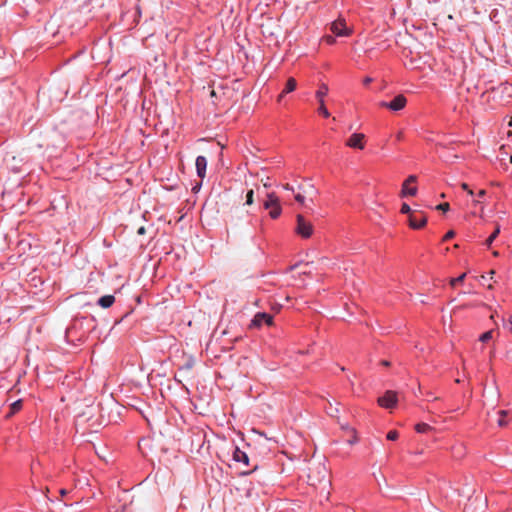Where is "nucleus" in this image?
Returning <instances> with one entry per match:
<instances>
[{
  "mask_svg": "<svg viewBox=\"0 0 512 512\" xmlns=\"http://www.w3.org/2000/svg\"><path fill=\"white\" fill-rule=\"evenodd\" d=\"M263 207L269 210V216L272 219H277L282 213L279 198L273 192L267 194V199L264 201Z\"/></svg>",
  "mask_w": 512,
  "mask_h": 512,
  "instance_id": "1",
  "label": "nucleus"
},
{
  "mask_svg": "<svg viewBox=\"0 0 512 512\" xmlns=\"http://www.w3.org/2000/svg\"><path fill=\"white\" fill-rule=\"evenodd\" d=\"M308 480L311 485H315L316 482L325 481L327 478V469L322 463H317L309 468Z\"/></svg>",
  "mask_w": 512,
  "mask_h": 512,
  "instance_id": "2",
  "label": "nucleus"
},
{
  "mask_svg": "<svg viewBox=\"0 0 512 512\" xmlns=\"http://www.w3.org/2000/svg\"><path fill=\"white\" fill-rule=\"evenodd\" d=\"M296 233L303 238H309L313 234V225L307 221L301 214L296 216Z\"/></svg>",
  "mask_w": 512,
  "mask_h": 512,
  "instance_id": "3",
  "label": "nucleus"
},
{
  "mask_svg": "<svg viewBox=\"0 0 512 512\" xmlns=\"http://www.w3.org/2000/svg\"><path fill=\"white\" fill-rule=\"evenodd\" d=\"M407 104V99L404 95H397L391 102H380V106L383 108L390 109L391 111H400Z\"/></svg>",
  "mask_w": 512,
  "mask_h": 512,
  "instance_id": "4",
  "label": "nucleus"
},
{
  "mask_svg": "<svg viewBox=\"0 0 512 512\" xmlns=\"http://www.w3.org/2000/svg\"><path fill=\"white\" fill-rule=\"evenodd\" d=\"M408 223L412 229H421L426 225L427 217L422 212L414 211L408 217Z\"/></svg>",
  "mask_w": 512,
  "mask_h": 512,
  "instance_id": "5",
  "label": "nucleus"
},
{
  "mask_svg": "<svg viewBox=\"0 0 512 512\" xmlns=\"http://www.w3.org/2000/svg\"><path fill=\"white\" fill-rule=\"evenodd\" d=\"M397 393L395 391L388 390L382 397L378 398V404L386 409L393 408L397 403Z\"/></svg>",
  "mask_w": 512,
  "mask_h": 512,
  "instance_id": "6",
  "label": "nucleus"
},
{
  "mask_svg": "<svg viewBox=\"0 0 512 512\" xmlns=\"http://www.w3.org/2000/svg\"><path fill=\"white\" fill-rule=\"evenodd\" d=\"M327 93H328V86L326 84H321L318 91L316 92V97L318 98V101H319L318 111L320 114H322L326 118H328L330 116V113L327 110V108L325 107L324 100H323L324 96H326Z\"/></svg>",
  "mask_w": 512,
  "mask_h": 512,
  "instance_id": "7",
  "label": "nucleus"
},
{
  "mask_svg": "<svg viewBox=\"0 0 512 512\" xmlns=\"http://www.w3.org/2000/svg\"><path fill=\"white\" fill-rule=\"evenodd\" d=\"M366 136L363 133H353L346 141V146L354 149H364Z\"/></svg>",
  "mask_w": 512,
  "mask_h": 512,
  "instance_id": "8",
  "label": "nucleus"
},
{
  "mask_svg": "<svg viewBox=\"0 0 512 512\" xmlns=\"http://www.w3.org/2000/svg\"><path fill=\"white\" fill-rule=\"evenodd\" d=\"M331 31L337 36H348L351 33L343 18H339L331 24Z\"/></svg>",
  "mask_w": 512,
  "mask_h": 512,
  "instance_id": "9",
  "label": "nucleus"
},
{
  "mask_svg": "<svg viewBox=\"0 0 512 512\" xmlns=\"http://www.w3.org/2000/svg\"><path fill=\"white\" fill-rule=\"evenodd\" d=\"M417 181V177L415 175H410L403 183L401 190V197L406 196H415L417 194V187H410L409 184L415 183Z\"/></svg>",
  "mask_w": 512,
  "mask_h": 512,
  "instance_id": "10",
  "label": "nucleus"
},
{
  "mask_svg": "<svg viewBox=\"0 0 512 512\" xmlns=\"http://www.w3.org/2000/svg\"><path fill=\"white\" fill-rule=\"evenodd\" d=\"M263 323L269 326L272 325L273 317L267 313H257L251 322V326L260 327Z\"/></svg>",
  "mask_w": 512,
  "mask_h": 512,
  "instance_id": "11",
  "label": "nucleus"
},
{
  "mask_svg": "<svg viewBox=\"0 0 512 512\" xmlns=\"http://www.w3.org/2000/svg\"><path fill=\"white\" fill-rule=\"evenodd\" d=\"M197 175L204 178L206 175L207 159L204 156H198L195 162Z\"/></svg>",
  "mask_w": 512,
  "mask_h": 512,
  "instance_id": "12",
  "label": "nucleus"
},
{
  "mask_svg": "<svg viewBox=\"0 0 512 512\" xmlns=\"http://www.w3.org/2000/svg\"><path fill=\"white\" fill-rule=\"evenodd\" d=\"M233 459L237 462H242L246 465H248L249 463L248 455L244 451L240 450L238 447H235L234 449Z\"/></svg>",
  "mask_w": 512,
  "mask_h": 512,
  "instance_id": "13",
  "label": "nucleus"
},
{
  "mask_svg": "<svg viewBox=\"0 0 512 512\" xmlns=\"http://www.w3.org/2000/svg\"><path fill=\"white\" fill-rule=\"evenodd\" d=\"M296 86H297V82L294 78L290 77L287 82H286V85H285V88L284 90L282 91V93L279 95L278 97V101H280L282 99V97L287 94V93H290V92H293L295 89H296Z\"/></svg>",
  "mask_w": 512,
  "mask_h": 512,
  "instance_id": "14",
  "label": "nucleus"
},
{
  "mask_svg": "<svg viewBox=\"0 0 512 512\" xmlns=\"http://www.w3.org/2000/svg\"><path fill=\"white\" fill-rule=\"evenodd\" d=\"M114 301H115L114 296L105 295V296H102L99 298L98 304L103 308H109L110 306L113 305Z\"/></svg>",
  "mask_w": 512,
  "mask_h": 512,
  "instance_id": "15",
  "label": "nucleus"
},
{
  "mask_svg": "<svg viewBox=\"0 0 512 512\" xmlns=\"http://www.w3.org/2000/svg\"><path fill=\"white\" fill-rule=\"evenodd\" d=\"M415 430L418 433H428V432L433 431L434 428L427 423H418L415 425Z\"/></svg>",
  "mask_w": 512,
  "mask_h": 512,
  "instance_id": "16",
  "label": "nucleus"
},
{
  "mask_svg": "<svg viewBox=\"0 0 512 512\" xmlns=\"http://www.w3.org/2000/svg\"><path fill=\"white\" fill-rule=\"evenodd\" d=\"M22 408V400H17L10 405V412L8 417L14 415Z\"/></svg>",
  "mask_w": 512,
  "mask_h": 512,
  "instance_id": "17",
  "label": "nucleus"
},
{
  "mask_svg": "<svg viewBox=\"0 0 512 512\" xmlns=\"http://www.w3.org/2000/svg\"><path fill=\"white\" fill-rule=\"evenodd\" d=\"M499 233H500V227L497 226L495 228L494 232L486 240V245L490 246L492 244V242L496 239V237L499 235Z\"/></svg>",
  "mask_w": 512,
  "mask_h": 512,
  "instance_id": "18",
  "label": "nucleus"
},
{
  "mask_svg": "<svg viewBox=\"0 0 512 512\" xmlns=\"http://www.w3.org/2000/svg\"><path fill=\"white\" fill-rule=\"evenodd\" d=\"M508 414L509 413L507 411H505V410L499 411V419H498V425L499 426L502 427V426L506 425L507 422H506L505 418H506V416H508Z\"/></svg>",
  "mask_w": 512,
  "mask_h": 512,
  "instance_id": "19",
  "label": "nucleus"
},
{
  "mask_svg": "<svg viewBox=\"0 0 512 512\" xmlns=\"http://www.w3.org/2000/svg\"><path fill=\"white\" fill-rule=\"evenodd\" d=\"M492 338H493V330H489V331H487V332L483 333V334L480 336L479 340H480L481 342H484V343H485V342H488L489 340H491Z\"/></svg>",
  "mask_w": 512,
  "mask_h": 512,
  "instance_id": "20",
  "label": "nucleus"
},
{
  "mask_svg": "<svg viewBox=\"0 0 512 512\" xmlns=\"http://www.w3.org/2000/svg\"><path fill=\"white\" fill-rule=\"evenodd\" d=\"M465 277H466V273H463L457 278H452L450 280V285L454 287L457 283H462L464 281Z\"/></svg>",
  "mask_w": 512,
  "mask_h": 512,
  "instance_id": "21",
  "label": "nucleus"
},
{
  "mask_svg": "<svg viewBox=\"0 0 512 512\" xmlns=\"http://www.w3.org/2000/svg\"><path fill=\"white\" fill-rule=\"evenodd\" d=\"M254 202V191L253 189H250L246 194V204L252 205Z\"/></svg>",
  "mask_w": 512,
  "mask_h": 512,
  "instance_id": "22",
  "label": "nucleus"
},
{
  "mask_svg": "<svg viewBox=\"0 0 512 512\" xmlns=\"http://www.w3.org/2000/svg\"><path fill=\"white\" fill-rule=\"evenodd\" d=\"M386 437H387L388 440L395 441V440L398 439L399 434H398V432L396 430H391V431H389L387 433Z\"/></svg>",
  "mask_w": 512,
  "mask_h": 512,
  "instance_id": "23",
  "label": "nucleus"
},
{
  "mask_svg": "<svg viewBox=\"0 0 512 512\" xmlns=\"http://www.w3.org/2000/svg\"><path fill=\"white\" fill-rule=\"evenodd\" d=\"M401 213L408 214V217L411 213H414V211L411 210L410 206L407 203H403L401 206Z\"/></svg>",
  "mask_w": 512,
  "mask_h": 512,
  "instance_id": "24",
  "label": "nucleus"
},
{
  "mask_svg": "<svg viewBox=\"0 0 512 512\" xmlns=\"http://www.w3.org/2000/svg\"><path fill=\"white\" fill-rule=\"evenodd\" d=\"M239 214H240V212L236 211V213L234 215H231L230 221L234 226H238V221L241 219V216Z\"/></svg>",
  "mask_w": 512,
  "mask_h": 512,
  "instance_id": "25",
  "label": "nucleus"
},
{
  "mask_svg": "<svg viewBox=\"0 0 512 512\" xmlns=\"http://www.w3.org/2000/svg\"><path fill=\"white\" fill-rule=\"evenodd\" d=\"M503 326L505 329L512 333V316H510L507 320H504Z\"/></svg>",
  "mask_w": 512,
  "mask_h": 512,
  "instance_id": "26",
  "label": "nucleus"
},
{
  "mask_svg": "<svg viewBox=\"0 0 512 512\" xmlns=\"http://www.w3.org/2000/svg\"><path fill=\"white\" fill-rule=\"evenodd\" d=\"M449 208H450V205L447 202L441 203V204L436 206L437 210H440V211H443V212H447L449 210Z\"/></svg>",
  "mask_w": 512,
  "mask_h": 512,
  "instance_id": "27",
  "label": "nucleus"
},
{
  "mask_svg": "<svg viewBox=\"0 0 512 512\" xmlns=\"http://www.w3.org/2000/svg\"><path fill=\"white\" fill-rule=\"evenodd\" d=\"M455 236V232L453 230H450L448 231L444 237H443V241H448L450 239H452L453 237Z\"/></svg>",
  "mask_w": 512,
  "mask_h": 512,
  "instance_id": "28",
  "label": "nucleus"
},
{
  "mask_svg": "<svg viewBox=\"0 0 512 512\" xmlns=\"http://www.w3.org/2000/svg\"><path fill=\"white\" fill-rule=\"evenodd\" d=\"M461 188L463 190L467 191L469 195H473L474 194L473 191L469 188L468 184H466V183H462L461 184Z\"/></svg>",
  "mask_w": 512,
  "mask_h": 512,
  "instance_id": "29",
  "label": "nucleus"
},
{
  "mask_svg": "<svg viewBox=\"0 0 512 512\" xmlns=\"http://www.w3.org/2000/svg\"><path fill=\"white\" fill-rule=\"evenodd\" d=\"M352 432H353V437L348 440V443L350 445H353V444H355L358 441L357 436H356V432L354 430H352Z\"/></svg>",
  "mask_w": 512,
  "mask_h": 512,
  "instance_id": "30",
  "label": "nucleus"
},
{
  "mask_svg": "<svg viewBox=\"0 0 512 512\" xmlns=\"http://www.w3.org/2000/svg\"><path fill=\"white\" fill-rule=\"evenodd\" d=\"M295 200L297 202H299L300 204H303L304 203V196L302 194H300V193H297L295 195Z\"/></svg>",
  "mask_w": 512,
  "mask_h": 512,
  "instance_id": "31",
  "label": "nucleus"
},
{
  "mask_svg": "<svg viewBox=\"0 0 512 512\" xmlns=\"http://www.w3.org/2000/svg\"><path fill=\"white\" fill-rule=\"evenodd\" d=\"M327 413L330 415V416H335L336 413H338V409L337 408H333L332 405L330 404V408L329 410L327 411Z\"/></svg>",
  "mask_w": 512,
  "mask_h": 512,
  "instance_id": "32",
  "label": "nucleus"
},
{
  "mask_svg": "<svg viewBox=\"0 0 512 512\" xmlns=\"http://www.w3.org/2000/svg\"><path fill=\"white\" fill-rule=\"evenodd\" d=\"M324 40L328 43V44H333L335 42V39L332 37V36H325L324 37Z\"/></svg>",
  "mask_w": 512,
  "mask_h": 512,
  "instance_id": "33",
  "label": "nucleus"
},
{
  "mask_svg": "<svg viewBox=\"0 0 512 512\" xmlns=\"http://www.w3.org/2000/svg\"><path fill=\"white\" fill-rule=\"evenodd\" d=\"M371 82H372V78H370V77H365L363 80L364 85H369Z\"/></svg>",
  "mask_w": 512,
  "mask_h": 512,
  "instance_id": "34",
  "label": "nucleus"
},
{
  "mask_svg": "<svg viewBox=\"0 0 512 512\" xmlns=\"http://www.w3.org/2000/svg\"><path fill=\"white\" fill-rule=\"evenodd\" d=\"M137 233H138L139 235L144 234V233H145V228H144V227H140V228L138 229Z\"/></svg>",
  "mask_w": 512,
  "mask_h": 512,
  "instance_id": "35",
  "label": "nucleus"
},
{
  "mask_svg": "<svg viewBox=\"0 0 512 512\" xmlns=\"http://www.w3.org/2000/svg\"><path fill=\"white\" fill-rule=\"evenodd\" d=\"M284 189L293 191V187L290 184H285Z\"/></svg>",
  "mask_w": 512,
  "mask_h": 512,
  "instance_id": "36",
  "label": "nucleus"
},
{
  "mask_svg": "<svg viewBox=\"0 0 512 512\" xmlns=\"http://www.w3.org/2000/svg\"><path fill=\"white\" fill-rule=\"evenodd\" d=\"M485 194H486V191H485V190H480V191L478 192V196H479V197H483V196H485Z\"/></svg>",
  "mask_w": 512,
  "mask_h": 512,
  "instance_id": "37",
  "label": "nucleus"
},
{
  "mask_svg": "<svg viewBox=\"0 0 512 512\" xmlns=\"http://www.w3.org/2000/svg\"><path fill=\"white\" fill-rule=\"evenodd\" d=\"M462 449L460 448L459 451H457V453H455V456L457 457H461L462 456Z\"/></svg>",
  "mask_w": 512,
  "mask_h": 512,
  "instance_id": "38",
  "label": "nucleus"
},
{
  "mask_svg": "<svg viewBox=\"0 0 512 512\" xmlns=\"http://www.w3.org/2000/svg\"><path fill=\"white\" fill-rule=\"evenodd\" d=\"M60 494H61V496L66 495L67 494V490L66 489H61L60 490Z\"/></svg>",
  "mask_w": 512,
  "mask_h": 512,
  "instance_id": "39",
  "label": "nucleus"
},
{
  "mask_svg": "<svg viewBox=\"0 0 512 512\" xmlns=\"http://www.w3.org/2000/svg\"><path fill=\"white\" fill-rule=\"evenodd\" d=\"M381 364L384 365V366H389L390 363L388 361H386V360H383L381 362Z\"/></svg>",
  "mask_w": 512,
  "mask_h": 512,
  "instance_id": "40",
  "label": "nucleus"
},
{
  "mask_svg": "<svg viewBox=\"0 0 512 512\" xmlns=\"http://www.w3.org/2000/svg\"><path fill=\"white\" fill-rule=\"evenodd\" d=\"M263 185H264V187H266V188L270 187V183H269L268 181L264 182V183H263Z\"/></svg>",
  "mask_w": 512,
  "mask_h": 512,
  "instance_id": "41",
  "label": "nucleus"
},
{
  "mask_svg": "<svg viewBox=\"0 0 512 512\" xmlns=\"http://www.w3.org/2000/svg\"><path fill=\"white\" fill-rule=\"evenodd\" d=\"M210 95H211V97H215V96H216L215 91H214V90H211Z\"/></svg>",
  "mask_w": 512,
  "mask_h": 512,
  "instance_id": "42",
  "label": "nucleus"
},
{
  "mask_svg": "<svg viewBox=\"0 0 512 512\" xmlns=\"http://www.w3.org/2000/svg\"><path fill=\"white\" fill-rule=\"evenodd\" d=\"M493 255L497 257L499 255V253L497 251H494Z\"/></svg>",
  "mask_w": 512,
  "mask_h": 512,
  "instance_id": "43",
  "label": "nucleus"
},
{
  "mask_svg": "<svg viewBox=\"0 0 512 512\" xmlns=\"http://www.w3.org/2000/svg\"><path fill=\"white\" fill-rule=\"evenodd\" d=\"M494 273H495V272H494L493 270H492V271H490L489 276H492Z\"/></svg>",
  "mask_w": 512,
  "mask_h": 512,
  "instance_id": "44",
  "label": "nucleus"
},
{
  "mask_svg": "<svg viewBox=\"0 0 512 512\" xmlns=\"http://www.w3.org/2000/svg\"><path fill=\"white\" fill-rule=\"evenodd\" d=\"M494 273H495V272H494L493 270H492V271H490L489 276H492Z\"/></svg>",
  "mask_w": 512,
  "mask_h": 512,
  "instance_id": "45",
  "label": "nucleus"
},
{
  "mask_svg": "<svg viewBox=\"0 0 512 512\" xmlns=\"http://www.w3.org/2000/svg\"><path fill=\"white\" fill-rule=\"evenodd\" d=\"M510 126H512V120L510 121Z\"/></svg>",
  "mask_w": 512,
  "mask_h": 512,
  "instance_id": "46",
  "label": "nucleus"
}]
</instances>
